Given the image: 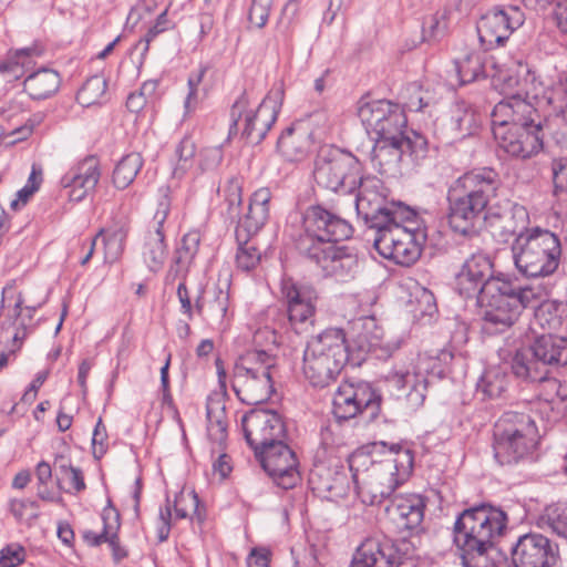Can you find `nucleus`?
<instances>
[{"mask_svg":"<svg viewBox=\"0 0 567 567\" xmlns=\"http://www.w3.org/2000/svg\"><path fill=\"white\" fill-rule=\"evenodd\" d=\"M498 187V174L489 167L472 169L454 181L447 192V219L451 229L470 237L477 233L480 221L485 219L493 231H499L504 239L529 230L528 210L523 205L513 204L503 212L491 208L485 213Z\"/></svg>","mask_w":567,"mask_h":567,"instance_id":"obj_1","label":"nucleus"},{"mask_svg":"<svg viewBox=\"0 0 567 567\" xmlns=\"http://www.w3.org/2000/svg\"><path fill=\"white\" fill-rule=\"evenodd\" d=\"M507 514L499 507L480 504L464 509L454 523V543L464 567H511L496 546L507 527Z\"/></svg>","mask_w":567,"mask_h":567,"instance_id":"obj_2","label":"nucleus"},{"mask_svg":"<svg viewBox=\"0 0 567 567\" xmlns=\"http://www.w3.org/2000/svg\"><path fill=\"white\" fill-rule=\"evenodd\" d=\"M357 492L369 505L381 504L405 481L413 468V455L399 444H372L370 453L355 452L349 460Z\"/></svg>","mask_w":567,"mask_h":567,"instance_id":"obj_3","label":"nucleus"},{"mask_svg":"<svg viewBox=\"0 0 567 567\" xmlns=\"http://www.w3.org/2000/svg\"><path fill=\"white\" fill-rule=\"evenodd\" d=\"M493 134L508 155L527 159L544 146L540 115L533 103H497L492 111Z\"/></svg>","mask_w":567,"mask_h":567,"instance_id":"obj_4","label":"nucleus"},{"mask_svg":"<svg viewBox=\"0 0 567 567\" xmlns=\"http://www.w3.org/2000/svg\"><path fill=\"white\" fill-rule=\"evenodd\" d=\"M547 296L543 285L515 286L507 279H492L477 297L483 329L487 333H499L509 329L524 308Z\"/></svg>","mask_w":567,"mask_h":567,"instance_id":"obj_5","label":"nucleus"},{"mask_svg":"<svg viewBox=\"0 0 567 567\" xmlns=\"http://www.w3.org/2000/svg\"><path fill=\"white\" fill-rule=\"evenodd\" d=\"M373 229V246L382 257L401 266H411L420 258L425 235L410 208L399 206L389 223Z\"/></svg>","mask_w":567,"mask_h":567,"instance_id":"obj_6","label":"nucleus"},{"mask_svg":"<svg viewBox=\"0 0 567 567\" xmlns=\"http://www.w3.org/2000/svg\"><path fill=\"white\" fill-rule=\"evenodd\" d=\"M539 433L530 414L505 412L494 425L493 452L501 465H514L535 458Z\"/></svg>","mask_w":567,"mask_h":567,"instance_id":"obj_7","label":"nucleus"},{"mask_svg":"<svg viewBox=\"0 0 567 567\" xmlns=\"http://www.w3.org/2000/svg\"><path fill=\"white\" fill-rule=\"evenodd\" d=\"M349 359L346 333L328 328L308 341L303 352L302 371L315 388L330 385Z\"/></svg>","mask_w":567,"mask_h":567,"instance_id":"obj_8","label":"nucleus"},{"mask_svg":"<svg viewBox=\"0 0 567 567\" xmlns=\"http://www.w3.org/2000/svg\"><path fill=\"white\" fill-rule=\"evenodd\" d=\"M511 249L515 268L527 278L548 277L558 269L561 245L548 229L525 230L515 237Z\"/></svg>","mask_w":567,"mask_h":567,"instance_id":"obj_9","label":"nucleus"},{"mask_svg":"<svg viewBox=\"0 0 567 567\" xmlns=\"http://www.w3.org/2000/svg\"><path fill=\"white\" fill-rule=\"evenodd\" d=\"M284 100L282 87H272L256 109L250 107L246 92L230 109L229 134L238 133L251 144H259L277 120Z\"/></svg>","mask_w":567,"mask_h":567,"instance_id":"obj_10","label":"nucleus"},{"mask_svg":"<svg viewBox=\"0 0 567 567\" xmlns=\"http://www.w3.org/2000/svg\"><path fill=\"white\" fill-rule=\"evenodd\" d=\"M352 226L337 214L321 205H312L302 217V230L295 238V246L302 256L322 246L351 237Z\"/></svg>","mask_w":567,"mask_h":567,"instance_id":"obj_11","label":"nucleus"},{"mask_svg":"<svg viewBox=\"0 0 567 567\" xmlns=\"http://www.w3.org/2000/svg\"><path fill=\"white\" fill-rule=\"evenodd\" d=\"M363 166L350 152L327 147L319 153L313 176L318 186L334 193L352 194L358 188Z\"/></svg>","mask_w":567,"mask_h":567,"instance_id":"obj_12","label":"nucleus"},{"mask_svg":"<svg viewBox=\"0 0 567 567\" xmlns=\"http://www.w3.org/2000/svg\"><path fill=\"white\" fill-rule=\"evenodd\" d=\"M358 116L373 138H395L410 133L406 132L408 121L403 110L388 100L361 99Z\"/></svg>","mask_w":567,"mask_h":567,"instance_id":"obj_13","label":"nucleus"},{"mask_svg":"<svg viewBox=\"0 0 567 567\" xmlns=\"http://www.w3.org/2000/svg\"><path fill=\"white\" fill-rule=\"evenodd\" d=\"M372 162L379 167L381 174L395 171L400 162L409 157L412 163L419 164L426 158L429 145L426 138L411 131L409 135L395 138H374Z\"/></svg>","mask_w":567,"mask_h":567,"instance_id":"obj_14","label":"nucleus"},{"mask_svg":"<svg viewBox=\"0 0 567 567\" xmlns=\"http://www.w3.org/2000/svg\"><path fill=\"white\" fill-rule=\"evenodd\" d=\"M381 410V395L365 381L342 382L333 394L332 412L338 420L365 414L372 421Z\"/></svg>","mask_w":567,"mask_h":567,"instance_id":"obj_15","label":"nucleus"},{"mask_svg":"<svg viewBox=\"0 0 567 567\" xmlns=\"http://www.w3.org/2000/svg\"><path fill=\"white\" fill-rule=\"evenodd\" d=\"M525 19V13L517 6L493 8L481 17L476 25L481 44L485 50L504 44Z\"/></svg>","mask_w":567,"mask_h":567,"instance_id":"obj_16","label":"nucleus"},{"mask_svg":"<svg viewBox=\"0 0 567 567\" xmlns=\"http://www.w3.org/2000/svg\"><path fill=\"white\" fill-rule=\"evenodd\" d=\"M355 207L358 214L362 215L370 228L382 223H389L401 204L386 203V189L380 178L375 176H363L358 183Z\"/></svg>","mask_w":567,"mask_h":567,"instance_id":"obj_17","label":"nucleus"},{"mask_svg":"<svg viewBox=\"0 0 567 567\" xmlns=\"http://www.w3.org/2000/svg\"><path fill=\"white\" fill-rule=\"evenodd\" d=\"M558 560V545L540 533L519 535L511 546L514 567H556Z\"/></svg>","mask_w":567,"mask_h":567,"instance_id":"obj_18","label":"nucleus"},{"mask_svg":"<svg viewBox=\"0 0 567 567\" xmlns=\"http://www.w3.org/2000/svg\"><path fill=\"white\" fill-rule=\"evenodd\" d=\"M281 295L292 329L297 333L307 331L315 322L319 299L317 290L310 285L286 278L281 281Z\"/></svg>","mask_w":567,"mask_h":567,"instance_id":"obj_19","label":"nucleus"},{"mask_svg":"<svg viewBox=\"0 0 567 567\" xmlns=\"http://www.w3.org/2000/svg\"><path fill=\"white\" fill-rule=\"evenodd\" d=\"M245 439L254 452L286 440L287 430L282 416L267 409H255L241 419Z\"/></svg>","mask_w":567,"mask_h":567,"instance_id":"obj_20","label":"nucleus"},{"mask_svg":"<svg viewBox=\"0 0 567 567\" xmlns=\"http://www.w3.org/2000/svg\"><path fill=\"white\" fill-rule=\"evenodd\" d=\"M255 455L278 486L289 489L300 481L297 456L285 440L256 451Z\"/></svg>","mask_w":567,"mask_h":567,"instance_id":"obj_21","label":"nucleus"},{"mask_svg":"<svg viewBox=\"0 0 567 567\" xmlns=\"http://www.w3.org/2000/svg\"><path fill=\"white\" fill-rule=\"evenodd\" d=\"M171 188L163 186L158 189L157 208L154 213L150 230L145 237L142 256L151 271H158L166 259L164 225L171 212Z\"/></svg>","mask_w":567,"mask_h":567,"instance_id":"obj_22","label":"nucleus"},{"mask_svg":"<svg viewBox=\"0 0 567 567\" xmlns=\"http://www.w3.org/2000/svg\"><path fill=\"white\" fill-rule=\"evenodd\" d=\"M302 256L321 268L326 276L340 281L354 278L359 271L358 255L347 246L326 245Z\"/></svg>","mask_w":567,"mask_h":567,"instance_id":"obj_23","label":"nucleus"},{"mask_svg":"<svg viewBox=\"0 0 567 567\" xmlns=\"http://www.w3.org/2000/svg\"><path fill=\"white\" fill-rule=\"evenodd\" d=\"M492 279L503 278L493 276V262L487 254L474 252L465 259L456 274L455 290L464 298L478 297Z\"/></svg>","mask_w":567,"mask_h":567,"instance_id":"obj_24","label":"nucleus"},{"mask_svg":"<svg viewBox=\"0 0 567 567\" xmlns=\"http://www.w3.org/2000/svg\"><path fill=\"white\" fill-rule=\"evenodd\" d=\"M540 86L542 83L530 66L517 61L501 75V92L504 99L498 103L513 104L514 100L532 103L530 99L538 95Z\"/></svg>","mask_w":567,"mask_h":567,"instance_id":"obj_25","label":"nucleus"},{"mask_svg":"<svg viewBox=\"0 0 567 567\" xmlns=\"http://www.w3.org/2000/svg\"><path fill=\"white\" fill-rule=\"evenodd\" d=\"M100 177L99 161L90 156L65 173L61 178V185L68 189L70 200L79 203L94 192Z\"/></svg>","mask_w":567,"mask_h":567,"instance_id":"obj_26","label":"nucleus"},{"mask_svg":"<svg viewBox=\"0 0 567 567\" xmlns=\"http://www.w3.org/2000/svg\"><path fill=\"white\" fill-rule=\"evenodd\" d=\"M385 382L389 388L395 390L398 398H405L411 409L423 405L427 382L422 374L412 372L404 367H395L386 374Z\"/></svg>","mask_w":567,"mask_h":567,"instance_id":"obj_27","label":"nucleus"},{"mask_svg":"<svg viewBox=\"0 0 567 567\" xmlns=\"http://www.w3.org/2000/svg\"><path fill=\"white\" fill-rule=\"evenodd\" d=\"M231 388L238 399L246 404H258L267 401L274 393V378L259 374L233 371Z\"/></svg>","mask_w":567,"mask_h":567,"instance_id":"obj_28","label":"nucleus"},{"mask_svg":"<svg viewBox=\"0 0 567 567\" xmlns=\"http://www.w3.org/2000/svg\"><path fill=\"white\" fill-rule=\"evenodd\" d=\"M350 567H398L394 548L388 543L368 539L358 548Z\"/></svg>","mask_w":567,"mask_h":567,"instance_id":"obj_29","label":"nucleus"},{"mask_svg":"<svg viewBox=\"0 0 567 567\" xmlns=\"http://www.w3.org/2000/svg\"><path fill=\"white\" fill-rule=\"evenodd\" d=\"M271 198L272 193L269 187L255 190L249 199L248 212L239 220L238 227L245 229L248 235H256L269 219Z\"/></svg>","mask_w":567,"mask_h":567,"instance_id":"obj_30","label":"nucleus"},{"mask_svg":"<svg viewBox=\"0 0 567 567\" xmlns=\"http://www.w3.org/2000/svg\"><path fill=\"white\" fill-rule=\"evenodd\" d=\"M534 357L543 367L567 365V338L551 332L538 336L533 344Z\"/></svg>","mask_w":567,"mask_h":567,"instance_id":"obj_31","label":"nucleus"},{"mask_svg":"<svg viewBox=\"0 0 567 567\" xmlns=\"http://www.w3.org/2000/svg\"><path fill=\"white\" fill-rule=\"evenodd\" d=\"M449 130L452 141H462L476 133L480 125V115L465 101H456L449 112Z\"/></svg>","mask_w":567,"mask_h":567,"instance_id":"obj_32","label":"nucleus"},{"mask_svg":"<svg viewBox=\"0 0 567 567\" xmlns=\"http://www.w3.org/2000/svg\"><path fill=\"white\" fill-rule=\"evenodd\" d=\"M391 514L399 528L414 529L423 520V501L415 495L395 497L392 501Z\"/></svg>","mask_w":567,"mask_h":567,"instance_id":"obj_33","label":"nucleus"},{"mask_svg":"<svg viewBox=\"0 0 567 567\" xmlns=\"http://www.w3.org/2000/svg\"><path fill=\"white\" fill-rule=\"evenodd\" d=\"M207 436L218 451H224L228 436L226 406L220 399H209L206 406Z\"/></svg>","mask_w":567,"mask_h":567,"instance_id":"obj_34","label":"nucleus"},{"mask_svg":"<svg viewBox=\"0 0 567 567\" xmlns=\"http://www.w3.org/2000/svg\"><path fill=\"white\" fill-rule=\"evenodd\" d=\"M566 319L567 303L557 300H543L542 298L535 310L534 324L551 332L559 330Z\"/></svg>","mask_w":567,"mask_h":567,"instance_id":"obj_35","label":"nucleus"},{"mask_svg":"<svg viewBox=\"0 0 567 567\" xmlns=\"http://www.w3.org/2000/svg\"><path fill=\"white\" fill-rule=\"evenodd\" d=\"M233 371L259 374L274 378L277 372V359L265 350L248 351L234 364Z\"/></svg>","mask_w":567,"mask_h":567,"instance_id":"obj_36","label":"nucleus"},{"mask_svg":"<svg viewBox=\"0 0 567 567\" xmlns=\"http://www.w3.org/2000/svg\"><path fill=\"white\" fill-rule=\"evenodd\" d=\"M245 229L237 226L236 239L237 251L235 256L236 268L244 272L255 270L261 262L262 252Z\"/></svg>","mask_w":567,"mask_h":567,"instance_id":"obj_37","label":"nucleus"},{"mask_svg":"<svg viewBox=\"0 0 567 567\" xmlns=\"http://www.w3.org/2000/svg\"><path fill=\"white\" fill-rule=\"evenodd\" d=\"M23 85L24 91L33 100H42L56 92L60 86V76L53 70L41 69L28 75Z\"/></svg>","mask_w":567,"mask_h":567,"instance_id":"obj_38","label":"nucleus"},{"mask_svg":"<svg viewBox=\"0 0 567 567\" xmlns=\"http://www.w3.org/2000/svg\"><path fill=\"white\" fill-rule=\"evenodd\" d=\"M537 526L567 542V503L547 505L537 518Z\"/></svg>","mask_w":567,"mask_h":567,"instance_id":"obj_39","label":"nucleus"},{"mask_svg":"<svg viewBox=\"0 0 567 567\" xmlns=\"http://www.w3.org/2000/svg\"><path fill=\"white\" fill-rule=\"evenodd\" d=\"M540 361L535 359L533 347L523 348L516 351L512 360L513 373L522 379L530 381H543L547 371L543 370Z\"/></svg>","mask_w":567,"mask_h":567,"instance_id":"obj_40","label":"nucleus"},{"mask_svg":"<svg viewBox=\"0 0 567 567\" xmlns=\"http://www.w3.org/2000/svg\"><path fill=\"white\" fill-rule=\"evenodd\" d=\"M507 385V373L501 367H491L480 378L476 391L483 399H497L506 391Z\"/></svg>","mask_w":567,"mask_h":567,"instance_id":"obj_41","label":"nucleus"},{"mask_svg":"<svg viewBox=\"0 0 567 567\" xmlns=\"http://www.w3.org/2000/svg\"><path fill=\"white\" fill-rule=\"evenodd\" d=\"M455 70L461 84L472 83L485 78V58L482 53L471 51L454 61Z\"/></svg>","mask_w":567,"mask_h":567,"instance_id":"obj_42","label":"nucleus"},{"mask_svg":"<svg viewBox=\"0 0 567 567\" xmlns=\"http://www.w3.org/2000/svg\"><path fill=\"white\" fill-rule=\"evenodd\" d=\"M143 166L140 153H130L121 158L113 172V183L116 188L124 189L130 186Z\"/></svg>","mask_w":567,"mask_h":567,"instance_id":"obj_43","label":"nucleus"},{"mask_svg":"<svg viewBox=\"0 0 567 567\" xmlns=\"http://www.w3.org/2000/svg\"><path fill=\"white\" fill-rule=\"evenodd\" d=\"M305 125L309 130L308 137L312 142L326 141L334 126V118L327 109L316 110L305 120Z\"/></svg>","mask_w":567,"mask_h":567,"instance_id":"obj_44","label":"nucleus"},{"mask_svg":"<svg viewBox=\"0 0 567 567\" xmlns=\"http://www.w3.org/2000/svg\"><path fill=\"white\" fill-rule=\"evenodd\" d=\"M23 302L24 299L19 293L13 308L8 311L6 319L1 323V338L10 339L13 346L22 344V340L25 337L24 322H18Z\"/></svg>","mask_w":567,"mask_h":567,"instance_id":"obj_45","label":"nucleus"},{"mask_svg":"<svg viewBox=\"0 0 567 567\" xmlns=\"http://www.w3.org/2000/svg\"><path fill=\"white\" fill-rule=\"evenodd\" d=\"M107 82L103 75L89 78L78 91L76 100L84 106L101 104L106 100Z\"/></svg>","mask_w":567,"mask_h":567,"instance_id":"obj_46","label":"nucleus"},{"mask_svg":"<svg viewBox=\"0 0 567 567\" xmlns=\"http://www.w3.org/2000/svg\"><path fill=\"white\" fill-rule=\"evenodd\" d=\"M196 154V144L194 140L186 135L176 145L175 155L177 157L175 166L173 168V177L182 178L190 169L194 168Z\"/></svg>","mask_w":567,"mask_h":567,"instance_id":"obj_47","label":"nucleus"},{"mask_svg":"<svg viewBox=\"0 0 567 567\" xmlns=\"http://www.w3.org/2000/svg\"><path fill=\"white\" fill-rule=\"evenodd\" d=\"M278 150L289 161H298L307 153V146L302 134H298L295 127H288L277 142Z\"/></svg>","mask_w":567,"mask_h":567,"instance_id":"obj_48","label":"nucleus"},{"mask_svg":"<svg viewBox=\"0 0 567 567\" xmlns=\"http://www.w3.org/2000/svg\"><path fill=\"white\" fill-rule=\"evenodd\" d=\"M550 178L553 196L567 205V156H556L550 161Z\"/></svg>","mask_w":567,"mask_h":567,"instance_id":"obj_49","label":"nucleus"},{"mask_svg":"<svg viewBox=\"0 0 567 567\" xmlns=\"http://www.w3.org/2000/svg\"><path fill=\"white\" fill-rule=\"evenodd\" d=\"M219 192L227 204L229 217L237 218L243 203V178L238 175L228 177Z\"/></svg>","mask_w":567,"mask_h":567,"instance_id":"obj_50","label":"nucleus"},{"mask_svg":"<svg viewBox=\"0 0 567 567\" xmlns=\"http://www.w3.org/2000/svg\"><path fill=\"white\" fill-rule=\"evenodd\" d=\"M104 259L106 262H114L124 250V244L128 234V226L126 224H122L107 230L104 229Z\"/></svg>","mask_w":567,"mask_h":567,"instance_id":"obj_51","label":"nucleus"},{"mask_svg":"<svg viewBox=\"0 0 567 567\" xmlns=\"http://www.w3.org/2000/svg\"><path fill=\"white\" fill-rule=\"evenodd\" d=\"M229 307V295L223 289H217L214 297L207 300L205 308V320L213 326L221 327L225 322Z\"/></svg>","mask_w":567,"mask_h":567,"instance_id":"obj_52","label":"nucleus"},{"mask_svg":"<svg viewBox=\"0 0 567 567\" xmlns=\"http://www.w3.org/2000/svg\"><path fill=\"white\" fill-rule=\"evenodd\" d=\"M199 243L200 236L197 231H189L183 236L174 256V262L178 267L176 271L188 267L198 251Z\"/></svg>","mask_w":567,"mask_h":567,"instance_id":"obj_53","label":"nucleus"},{"mask_svg":"<svg viewBox=\"0 0 567 567\" xmlns=\"http://www.w3.org/2000/svg\"><path fill=\"white\" fill-rule=\"evenodd\" d=\"M102 519L104 523L102 533L96 534L92 530H87L83 535L85 542L90 546H99L102 543H106L111 532L113 529H118V527H120L118 513L116 512L115 508H113L111 506L103 509Z\"/></svg>","mask_w":567,"mask_h":567,"instance_id":"obj_54","label":"nucleus"},{"mask_svg":"<svg viewBox=\"0 0 567 567\" xmlns=\"http://www.w3.org/2000/svg\"><path fill=\"white\" fill-rule=\"evenodd\" d=\"M174 511L177 518H186L190 516L197 517L198 522L204 520V515L199 509V498L195 492L181 493L176 496Z\"/></svg>","mask_w":567,"mask_h":567,"instance_id":"obj_55","label":"nucleus"},{"mask_svg":"<svg viewBox=\"0 0 567 567\" xmlns=\"http://www.w3.org/2000/svg\"><path fill=\"white\" fill-rule=\"evenodd\" d=\"M173 28L172 21L167 17V10H164L158 17L154 25H152L146 32L145 37L140 40L138 45L143 44L142 54H146L150 48V43L161 33Z\"/></svg>","mask_w":567,"mask_h":567,"instance_id":"obj_56","label":"nucleus"},{"mask_svg":"<svg viewBox=\"0 0 567 567\" xmlns=\"http://www.w3.org/2000/svg\"><path fill=\"white\" fill-rule=\"evenodd\" d=\"M271 0H252L248 19L257 28L266 25L270 12Z\"/></svg>","mask_w":567,"mask_h":567,"instance_id":"obj_57","label":"nucleus"},{"mask_svg":"<svg viewBox=\"0 0 567 567\" xmlns=\"http://www.w3.org/2000/svg\"><path fill=\"white\" fill-rule=\"evenodd\" d=\"M39 505L35 501L31 499H12L10 502V512L18 519L22 520L27 516L35 519L39 516Z\"/></svg>","mask_w":567,"mask_h":567,"instance_id":"obj_58","label":"nucleus"},{"mask_svg":"<svg viewBox=\"0 0 567 567\" xmlns=\"http://www.w3.org/2000/svg\"><path fill=\"white\" fill-rule=\"evenodd\" d=\"M25 559L24 548L19 544H10L0 550L1 567H17Z\"/></svg>","mask_w":567,"mask_h":567,"instance_id":"obj_59","label":"nucleus"},{"mask_svg":"<svg viewBox=\"0 0 567 567\" xmlns=\"http://www.w3.org/2000/svg\"><path fill=\"white\" fill-rule=\"evenodd\" d=\"M223 161L220 147H206L199 152L198 166L200 172L212 171L218 167Z\"/></svg>","mask_w":567,"mask_h":567,"instance_id":"obj_60","label":"nucleus"},{"mask_svg":"<svg viewBox=\"0 0 567 567\" xmlns=\"http://www.w3.org/2000/svg\"><path fill=\"white\" fill-rule=\"evenodd\" d=\"M92 446L93 454L95 457L100 458L107 451V432L106 427L100 417L95 424L93 435H92Z\"/></svg>","mask_w":567,"mask_h":567,"instance_id":"obj_61","label":"nucleus"},{"mask_svg":"<svg viewBox=\"0 0 567 567\" xmlns=\"http://www.w3.org/2000/svg\"><path fill=\"white\" fill-rule=\"evenodd\" d=\"M39 55H41V50L37 47L17 50L14 55L10 59L9 68L13 72H16V66L27 68L32 63V58Z\"/></svg>","mask_w":567,"mask_h":567,"instance_id":"obj_62","label":"nucleus"},{"mask_svg":"<svg viewBox=\"0 0 567 567\" xmlns=\"http://www.w3.org/2000/svg\"><path fill=\"white\" fill-rule=\"evenodd\" d=\"M416 302L419 305V313L422 317H431L436 311L435 297L430 290L425 288L420 290V293L416 297Z\"/></svg>","mask_w":567,"mask_h":567,"instance_id":"obj_63","label":"nucleus"},{"mask_svg":"<svg viewBox=\"0 0 567 567\" xmlns=\"http://www.w3.org/2000/svg\"><path fill=\"white\" fill-rule=\"evenodd\" d=\"M550 138L560 148H567V118L560 117L550 126Z\"/></svg>","mask_w":567,"mask_h":567,"instance_id":"obj_64","label":"nucleus"}]
</instances>
